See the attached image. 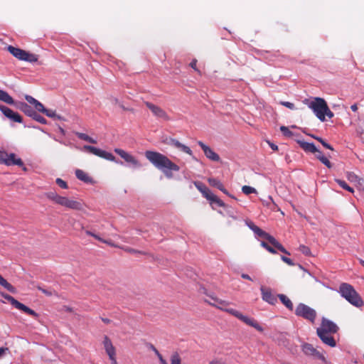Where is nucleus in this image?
Listing matches in <instances>:
<instances>
[{
  "label": "nucleus",
  "instance_id": "64",
  "mask_svg": "<svg viewBox=\"0 0 364 364\" xmlns=\"http://www.w3.org/2000/svg\"><path fill=\"white\" fill-rule=\"evenodd\" d=\"M209 364H221V363L218 360H212V361L210 362Z\"/></svg>",
  "mask_w": 364,
  "mask_h": 364
},
{
  "label": "nucleus",
  "instance_id": "40",
  "mask_svg": "<svg viewBox=\"0 0 364 364\" xmlns=\"http://www.w3.org/2000/svg\"><path fill=\"white\" fill-rule=\"evenodd\" d=\"M36 287L39 291H41L43 294H44L46 296H50L53 294H57V293L55 291L43 289L41 286H37Z\"/></svg>",
  "mask_w": 364,
  "mask_h": 364
},
{
  "label": "nucleus",
  "instance_id": "44",
  "mask_svg": "<svg viewBox=\"0 0 364 364\" xmlns=\"http://www.w3.org/2000/svg\"><path fill=\"white\" fill-rule=\"evenodd\" d=\"M35 109L39 112H42V113H44V112L46 111V108H45V107L43 106V105L39 101H37L36 102V104L33 105Z\"/></svg>",
  "mask_w": 364,
  "mask_h": 364
},
{
  "label": "nucleus",
  "instance_id": "5",
  "mask_svg": "<svg viewBox=\"0 0 364 364\" xmlns=\"http://www.w3.org/2000/svg\"><path fill=\"white\" fill-rule=\"evenodd\" d=\"M305 104L310 108L316 117L321 122L326 121L324 112L327 108L326 102L321 97H315L313 100H305Z\"/></svg>",
  "mask_w": 364,
  "mask_h": 364
},
{
  "label": "nucleus",
  "instance_id": "45",
  "mask_svg": "<svg viewBox=\"0 0 364 364\" xmlns=\"http://www.w3.org/2000/svg\"><path fill=\"white\" fill-rule=\"evenodd\" d=\"M261 245L265 248L268 252L272 253V254H276L277 253V251L273 248L271 246H269L267 242L262 241L261 242Z\"/></svg>",
  "mask_w": 364,
  "mask_h": 364
},
{
  "label": "nucleus",
  "instance_id": "27",
  "mask_svg": "<svg viewBox=\"0 0 364 364\" xmlns=\"http://www.w3.org/2000/svg\"><path fill=\"white\" fill-rule=\"evenodd\" d=\"M278 298L281 302L290 311L293 310L294 306L291 301L284 294H277Z\"/></svg>",
  "mask_w": 364,
  "mask_h": 364
},
{
  "label": "nucleus",
  "instance_id": "6",
  "mask_svg": "<svg viewBox=\"0 0 364 364\" xmlns=\"http://www.w3.org/2000/svg\"><path fill=\"white\" fill-rule=\"evenodd\" d=\"M8 51L15 58L20 60L26 61L28 63H36L38 61V55L31 53L19 48H16L12 46H9L7 48Z\"/></svg>",
  "mask_w": 364,
  "mask_h": 364
},
{
  "label": "nucleus",
  "instance_id": "59",
  "mask_svg": "<svg viewBox=\"0 0 364 364\" xmlns=\"http://www.w3.org/2000/svg\"><path fill=\"white\" fill-rule=\"evenodd\" d=\"M356 188L358 191H364V183H357Z\"/></svg>",
  "mask_w": 364,
  "mask_h": 364
},
{
  "label": "nucleus",
  "instance_id": "16",
  "mask_svg": "<svg viewBox=\"0 0 364 364\" xmlns=\"http://www.w3.org/2000/svg\"><path fill=\"white\" fill-rule=\"evenodd\" d=\"M276 341L279 346L287 348L292 353H294V351L296 350V349H294L295 348L291 343L289 339L288 338L287 333H279V334H277L276 337Z\"/></svg>",
  "mask_w": 364,
  "mask_h": 364
},
{
  "label": "nucleus",
  "instance_id": "54",
  "mask_svg": "<svg viewBox=\"0 0 364 364\" xmlns=\"http://www.w3.org/2000/svg\"><path fill=\"white\" fill-rule=\"evenodd\" d=\"M94 237H95L96 240H99V241H100V242H103V243H106V244H108V245H112L109 241H107V240H105L102 239V237H100L99 235H96V234L94 235Z\"/></svg>",
  "mask_w": 364,
  "mask_h": 364
},
{
  "label": "nucleus",
  "instance_id": "4",
  "mask_svg": "<svg viewBox=\"0 0 364 364\" xmlns=\"http://www.w3.org/2000/svg\"><path fill=\"white\" fill-rule=\"evenodd\" d=\"M203 196L207 199L213 209L225 207V203L213 193L205 183H194Z\"/></svg>",
  "mask_w": 364,
  "mask_h": 364
},
{
  "label": "nucleus",
  "instance_id": "36",
  "mask_svg": "<svg viewBox=\"0 0 364 364\" xmlns=\"http://www.w3.org/2000/svg\"><path fill=\"white\" fill-rule=\"evenodd\" d=\"M8 119H11L13 122L18 123H21L23 121L21 116L18 112H13V113L9 116Z\"/></svg>",
  "mask_w": 364,
  "mask_h": 364
},
{
  "label": "nucleus",
  "instance_id": "19",
  "mask_svg": "<svg viewBox=\"0 0 364 364\" xmlns=\"http://www.w3.org/2000/svg\"><path fill=\"white\" fill-rule=\"evenodd\" d=\"M166 143L168 145L175 147L176 149H178L179 151H181L183 153H186L190 156L193 155V151L188 146H186L185 144H181L179 141H178L176 139L170 138L168 139Z\"/></svg>",
  "mask_w": 364,
  "mask_h": 364
},
{
  "label": "nucleus",
  "instance_id": "39",
  "mask_svg": "<svg viewBox=\"0 0 364 364\" xmlns=\"http://www.w3.org/2000/svg\"><path fill=\"white\" fill-rule=\"evenodd\" d=\"M280 130L282 132V134L287 137H291L294 135L293 132H291L287 127L281 126Z\"/></svg>",
  "mask_w": 364,
  "mask_h": 364
},
{
  "label": "nucleus",
  "instance_id": "21",
  "mask_svg": "<svg viewBox=\"0 0 364 364\" xmlns=\"http://www.w3.org/2000/svg\"><path fill=\"white\" fill-rule=\"evenodd\" d=\"M316 333L321 341L326 345L330 347H335L336 346L334 338L331 336V333H323L321 331H316Z\"/></svg>",
  "mask_w": 364,
  "mask_h": 364
},
{
  "label": "nucleus",
  "instance_id": "18",
  "mask_svg": "<svg viewBox=\"0 0 364 364\" xmlns=\"http://www.w3.org/2000/svg\"><path fill=\"white\" fill-rule=\"evenodd\" d=\"M198 144L203 149L204 154L205 155V156L208 159H209L210 160L213 161H220L219 155L217 153H215L212 149H210L208 146L205 144L201 141H198Z\"/></svg>",
  "mask_w": 364,
  "mask_h": 364
},
{
  "label": "nucleus",
  "instance_id": "55",
  "mask_svg": "<svg viewBox=\"0 0 364 364\" xmlns=\"http://www.w3.org/2000/svg\"><path fill=\"white\" fill-rule=\"evenodd\" d=\"M6 156V152L4 151L0 150V164L4 163V157Z\"/></svg>",
  "mask_w": 364,
  "mask_h": 364
},
{
  "label": "nucleus",
  "instance_id": "57",
  "mask_svg": "<svg viewBox=\"0 0 364 364\" xmlns=\"http://www.w3.org/2000/svg\"><path fill=\"white\" fill-rule=\"evenodd\" d=\"M126 251L129 252V253H132V254H136V253H140V254H142V252L141 251H139V250H136L135 249H133V248H131V247H127L126 249Z\"/></svg>",
  "mask_w": 364,
  "mask_h": 364
},
{
  "label": "nucleus",
  "instance_id": "52",
  "mask_svg": "<svg viewBox=\"0 0 364 364\" xmlns=\"http://www.w3.org/2000/svg\"><path fill=\"white\" fill-rule=\"evenodd\" d=\"M213 185L225 194H228V191L224 188L223 183H213Z\"/></svg>",
  "mask_w": 364,
  "mask_h": 364
},
{
  "label": "nucleus",
  "instance_id": "3",
  "mask_svg": "<svg viewBox=\"0 0 364 364\" xmlns=\"http://www.w3.org/2000/svg\"><path fill=\"white\" fill-rule=\"evenodd\" d=\"M338 292L350 304L356 307H361L364 304L362 298L355 291V288L348 283H341Z\"/></svg>",
  "mask_w": 364,
  "mask_h": 364
},
{
  "label": "nucleus",
  "instance_id": "22",
  "mask_svg": "<svg viewBox=\"0 0 364 364\" xmlns=\"http://www.w3.org/2000/svg\"><path fill=\"white\" fill-rule=\"evenodd\" d=\"M45 196L50 200L63 206L68 198L66 197L58 195L55 191L47 192L45 193Z\"/></svg>",
  "mask_w": 364,
  "mask_h": 364
},
{
  "label": "nucleus",
  "instance_id": "30",
  "mask_svg": "<svg viewBox=\"0 0 364 364\" xmlns=\"http://www.w3.org/2000/svg\"><path fill=\"white\" fill-rule=\"evenodd\" d=\"M75 135L80 139L84 140L85 141H87L91 144H96L97 140L92 139V137L89 136L87 134L76 132Z\"/></svg>",
  "mask_w": 364,
  "mask_h": 364
},
{
  "label": "nucleus",
  "instance_id": "58",
  "mask_svg": "<svg viewBox=\"0 0 364 364\" xmlns=\"http://www.w3.org/2000/svg\"><path fill=\"white\" fill-rule=\"evenodd\" d=\"M196 63H197V60L195 59V60H193L191 61V63H190V66L193 68L194 70H197L196 69Z\"/></svg>",
  "mask_w": 364,
  "mask_h": 364
},
{
  "label": "nucleus",
  "instance_id": "1",
  "mask_svg": "<svg viewBox=\"0 0 364 364\" xmlns=\"http://www.w3.org/2000/svg\"><path fill=\"white\" fill-rule=\"evenodd\" d=\"M199 291L202 294H206L213 301H205L210 305L215 306L227 313H229L230 314L234 316L235 317L240 319L247 325L255 328L259 332H262L264 331V328L254 318L245 316L242 313L234 309L227 308V306L230 305V302L218 299V297L214 296L213 294H208L207 292V289L203 287L200 288Z\"/></svg>",
  "mask_w": 364,
  "mask_h": 364
},
{
  "label": "nucleus",
  "instance_id": "42",
  "mask_svg": "<svg viewBox=\"0 0 364 364\" xmlns=\"http://www.w3.org/2000/svg\"><path fill=\"white\" fill-rule=\"evenodd\" d=\"M299 250L306 256L311 255V252L310 248L304 245H301L299 247Z\"/></svg>",
  "mask_w": 364,
  "mask_h": 364
},
{
  "label": "nucleus",
  "instance_id": "35",
  "mask_svg": "<svg viewBox=\"0 0 364 364\" xmlns=\"http://www.w3.org/2000/svg\"><path fill=\"white\" fill-rule=\"evenodd\" d=\"M0 111L4 114V115L9 118V116L13 113V110L10 108H9L6 106L0 105Z\"/></svg>",
  "mask_w": 364,
  "mask_h": 364
},
{
  "label": "nucleus",
  "instance_id": "60",
  "mask_svg": "<svg viewBox=\"0 0 364 364\" xmlns=\"http://www.w3.org/2000/svg\"><path fill=\"white\" fill-rule=\"evenodd\" d=\"M271 149L274 151H277L278 149V146L277 145L273 144V143H270L269 141L268 142Z\"/></svg>",
  "mask_w": 364,
  "mask_h": 364
},
{
  "label": "nucleus",
  "instance_id": "23",
  "mask_svg": "<svg viewBox=\"0 0 364 364\" xmlns=\"http://www.w3.org/2000/svg\"><path fill=\"white\" fill-rule=\"evenodd\" d=\"M298 144L304 151L316 154L318 150L314 143H309L304 141H298Z\"/></svg>",
  "mask_w": 364,
  "mask_h": 364
},
{
  "label": "nucleus",
  "instance_id": "31",
  "mask_svg": "<svg viewBox=\"0 0 364 364\" xmlns=\"http://www.w3.org/2000/svg\"><path fill=\"white\" fill-rule=\"evenodd\" d=\"M316 154V156L324 164L326 165L327 167H331V162L330 161L327 159V157H326L323 153L320 151V150H318V151L315 154Z\"/></svg>",
  "mask_w": 364,
  "mask_h": 364
},
{
  "label": "nucleus",
  "instance_id": "47",
  "mask_svg": "<svg viewBox=\"0 0 364 364\" xmlns=\"http://www.w3.org/2000/svg\"><path fill=\"white\" fill-rule=\"evenodd\" d=\"M338 185L343 189L350 192L354 193V189L353 187L350 186L348 183H338Z\"/></svg>",
  "mask_w": 364,
  "mask_h": 364
},
{
  "label": "nucleus",
  "instance_id": "8",
  "mask_svg": "<svg viewBox=\"0 0 364 364\" xmlns=\"http://www.w3.org/2000/svg\"><path fill=\"white\" fill-rule=\"evenodd\" d=\"M114 152L117 154L126 162V166L134 169L141 168L143 165L135 156L123 149L116 148Z\"/></svg>",
  "mask_w": 364,
  "mask_h": 364
},
{
  "label": "nucleus",
  "instance_id": "34",
  "mask_svg": "<svg viewBox=\"0 0 364 364\" xmlns=\"http://www.w3.org/2000/svg\"><path fill=\"white\" fill-rule=\"evenodd\" d=\"M262 238L266 239L274 247L279 243L273 236L267 232H265V235H264Z\"/></svg>",
  "mask_w": 364,
  "mask_h": 364
},
{
  "label": "nucleus",
  "instance_id": "25",
  "mask_svg": "<svg viewBox=\"0 0 364 364\" xmlns=\"http://www.w3.org/2000/svg\"><path fill=\"white\" fill-rule=\"evenodd\" d=\"M63 206L73 210H81L82 208L81 203L77 200H70L68 198H67V200L64 203Z\"/></svg>",
  "mask_w": 364,
  "mask_h": 364
},
{
  "label": "nucleus",
  "instance_id": "14",
  "mask_svg": "<svg viewBox=\"0 0 364 364\" xmlns=\"http://www.w3.org/2000/svg\"><path fill=\"white\" fill-rule=\"evenodd\" d=\"M302 351L306 355H312L318 359H320L323 361H326V358L324 355L321 353L319 351H318L314 346L308 343H305L302 345Z\"/></svg>",
  "mask_w": 364,
  "mask_h": 364
},
{
  "label": "nucleus",
  "instance_id": "11",
  "mask_svg": "<svg viewBox=\"0 0 364 364\" xmlns=\"http://www.w3.org/2000/svg\"><path fill=\"white\" fill-rule=\"evenodd\" d=\"M1 296L7 300L9 302L11 303V304L14 306L16 309L32 316L35 318H37L38 317V314H37L35 311L30 309L29 307L26 306L23 304L19 302L18 300H16L14 297L12 296L6 294V293H1Z\"/></svg>",
  "mask_w": 364,
  "mask_h": 364
},
{
  "label": "nucleus",
  "instance_id": "46",
  "mask_svg": "<svg viewBox=\"0 0 364 364\" xmlns=\"http://www.w3.org/2000/svg\"><path fill=\"white\" fill-rule=\"evenodd\" d=\"M281 259L287 263V264H289V266H294L295 265V263L292 261V259H291L290 258L286 257V256H281Z\"/></svg>",
  "mask_w": 364,
  "mask_h": 364
},
{
  "label": "nucleus",
  "instance_id": "29",
  "mask_svg": "<svg viewBox=\"0 0 364 364\" xmlns=\"http://www.w3.org/2000/svg\"><path fill=\"white\" fill-rule=\"evenodd\" d=\"M0 285L4 287L9 291L14 293L15 292V287L9 283L1 274H0Z\"/></svg>",
  "mask_w": 364,
  "mask_h": 364
},
{
  "label": "nucleus",
  "instance_id": "32",
  "mask_svg": "<svg viewBox=\"0 0 364 364\" xmlns=\"http://www.w3.org/2000/svg\"><path fill=\"white\" fill-rule=\"evenodd\" d=\"M43 114L53 119L62 120L63 119L61 116L57 114L55 111L53 109H46Z\"/></svg>",
  "mask_w": 364,
  "mask_h": 364
},
{
  "label": "nucleus",
  "instance_id": "10",
  "mask_svg": "<svg viewBox=\"0 0 364 364\" xmlns=\"http://www.w3.org/2000/svg\"><path fill=\"white\" fill-rule=\"evenodd\" d=\"M17 108H18L21 111H22L25 114L31 117L36 122L46 124H47L46 119L37 113L36 110H34L30 105L24 102H20L16 105Z\"/></svg>",
  "mask_w": 364,
  "mask_h": 364
},
{
  "label": "nucleus",
  "instance_id": "49",
  "mask_svg": "<svg viewBox=\"0 0 364 364\" xmlns=\"http://www.w3.org/2000/svg\"><path fill=\"white\" fill-rule=\"evenodd\" d=\"M25 99L29 103V104H31L33 105H34L36 104V102L38 101L37 100H36L34 97H33L31 95H26L25 96Z\"/></svg>",
  "mask_w": 364,
  "mask_h": 364
},
{
  "label": "nucleus",
  "instance_id": "26",
  "mask_svg": "<svg viewBox=\"0 0 364 364\" xmlns=\"http://www.w3.org/2000/svg\"><path fill=\"white\" fill-rule=\"evenodd\" d=\"M0 100L8 105L15 104V102L12 97H11L7 92L3 90H0Z\"/></svg>",
  "mask_w": 364,
  "mask_h": 364
},
{
  "label": "nucleus",
  "instance_id": "13",
  "mask_svg": "<svg viewBox=\"0 0 364 364\" xmlns=\"http://www.w3.org/2000/svg\"><path fill=\"white\" fill-rule=\"evenodd\" d=\"M338 329V326L335 323L323 317L321 320V326L316 331H321L327 333H336Z\"/></svg>",
  "mask_w": 364,
  "mask_h": 364
},
{
  "label": "nucleus",
  "instance_id": "48",
  "mask_svg": "<svg viewBox=\"0 0 364 364\" xmlns=\"http://www.w3.org/2000/svg\"><path fill=\"white\" fill-rule=\"evenodd\" d=\"M10 350L7 347H1L0 348V359L3 358L6 353H9Z\"/></svg>",
  "mask_w": 364,
  "mask_h": 364
},
{
  "label": "nucleus",
  "instance_id": "41",
  "mask_svg": "<svg viewBox=\"0 0 364 364\" xmlns=\"http://www.w3.org/2000/svg\"><path fill=\"white\" fill-rule=\"evenodd\" d=\"M242 191L243 193H245V195H249L252 193H257V191L255 188L248 186H244L242 188Z\"/></svg>",
  "mask_w": 364,
  "mask_h": 364
},
{
  "label": "nucleus",
  "instance_id": "50",
  "mask_svg": "<svg viewBox=\"0 0 364 364\" xmlns=\"http://www.w3.org/2000/svg\"><path fill=\"white\" fill-rule=\"evenodd\" d=\"M275 248L286 255H290V252H288L280 242L275 247Z\"/></svg>",
  "mask_w": 364,
  "mask_h": 364
},
{
  "label": "nucleus",
  "instance_id": "33",
  "mask_svg": "<svg viewBox=\"0 0 364 364\" xmlns=\"http://www.w3.org/2000/svg\"><path fill=\"white\" fill-rule=\"evenodd\" d=\"M149 348L150 349H151L154 353L156 355V356L159 358V361L161 363V364H167V362L166 361V360H164L161 355V354L159 353V351L154 347V345H152L151 343H149Z\"/></svg>",
  "mask_w": 364,
  "mask_h": 364
},
{
  "label": "nucleus",
  "instance_id": "24",
  "mask_svg": "<svg viewBox=\"0 0 364 364\" xmlns=\"http://www.w3.org/2000/svg\"><path fill=\"white\" fill-rule=\"evenodd\" d=\"M246 225L247 227L252 230L254 233L257 235L258 237H262L264 235H265V231L262 230L261 228H259L258 226H257L251 220H246L245 221Z\"/></svg>",
  "mask_w": 364,
  "mask_h": 364
},
{
  "label": "nucleus",
  "instance_id": "9",
  "mask_svg": "<svg viewBox=\"0 0 364 364\" xmlns=\"http://www.w3.org/2000/svg\"><path fill=\"white\" fill-rule=\"evenodd\" d=\"M83 149L89 151L90 153H91L95 156H97L100 158L105 159L107 161H112L116 164H121V165L123 164V163L122 161L117 160L112 153L106 151L101 149L97 148L95 146H90V145H85L83 146Z\"/></svg>",
  "mask_w": 364,
  "mask_h": 364
},
{
  "label": "nucleus",
  "instance_id": "62",
  "mask_svg": "<svg viewBox=\"0 0 364 364\" xmlns=\"http://www.w3.org/2000/svg\"><path fill=\"white\" fill-rule=\"evenodd\" d=\"M60 187L63 189H68L69 188L68 183H58Z\"/></svg>",
  "mask_w": 364,
  "mask_h": 364
},
{
  "label": "nucleus",
  "instance_id": "2",
  "mask_svg": "<svg viewBox=\"0 0 364 364\" xmlns=\"http://www.w3.org/2000/svg\"><path fill=\"white\" fill-rule=\"evenodd\" d=\"M146 159L164 176L171 179L173 173L180 171V166L172 161L167 156L155 151H146Z\"/></svg>",
  "mask_w": 364,
  "mask_h": 364
},
{
  "label": "nucleus",
  "instance_id": "12",
  "mask_svg": "<svg viewBox=\"0 0 364 364\" xmlns=\"http://www.w3.org/2000/svg\"><path fill=\"white\" fill-rule=\"evenodd\" d=\"M102 345L112 364H117L116 358V348L113 346L111 339L106 335L103 336Z\"/></svg>",
  "mask_w": 364,
  "mask_h": 364
},
{
  "label": "nucleus",
  "instance_id": "37",
  "mask_svg": "<svg viewBox=\"0 0 364 364\" xmlns=\"http://www.w3.org/2000/svg\"><path fill=\"white\" fill-rule=\"evenodd\" d=\"M171 364H181V359L177 352H175L171 355Z\"/></svg>",
  "mask_w": 364,
  "mask_h": 364
},
{
  "label": "nucleus",
  "instance_id": "43",
  "mask_svg": "<svg viewBox=\"0 0 364 364\" xmlns=\"http://www.w3.org/2000/svg\"><path fill=\"white\" fill-rule=\"evenodd\" d=\"M347 178L349 182H360V179L358 178V176L353 173H348Z\"/></svg>",
  "mask_w": 364,
  "mask_h": 364
},
{
  "label": "nucleus",
  "instance_id": "15",
  "mask_svg": "<svg viewBox=\"0 0 364 364\" xmlns=\"http://www.w3.org/2000/svg\"><path fill=\"white\" fill-rule=\"evenodd\" d=\"M145 105L151 111V112L156 117L166 120V121L169 119V117H168V114H166V112L161 107H159L149 102H146Z\"/></svg>",
  "mask_w": 364,
  "mask_h": 364
},
{
  "label": "nucleus",
  "instance_id": "61",
  "mask_svg": "<svg viewBox=\"0 0 364 364\" xmlns=\"http://www.w3.org/2000/svg\"><path fill=\"white\" fill-rule=\"evenodd\" d=\"M241 277L242 278L245 279H248V280H252V278L247 274H245V273H242L241 274Z\"/></svg>",
  "mask_w": 364,
  "mask_h": 364
},
{
  "label": "nucleus",
  "instance_id": "38",
  "mask_svg": "<svg viewBox=\"0 0 364 364\" xmlns=\"http://www.w3.org/2000/svg\"><path fill=\"white\" fill-rule=\"evenodd\" d=\"M313 138L316 139V140H318L325 148L328 149H330V150H333V147L331 146V144H329L328 143H327L325 140H323L322 138L321 137H318V136H312Z\"/></svg>",
  "mask_w": 364,
  "mask_h": 364
},
{
  "label": "nucleus",
  "instance_id": "20",
  "mask_svg": "<svg viewBox=\"0 0 364 364\" xmlns=\"http://www.w3.org/2000/svg\"><path fill=\"white\" fill-rule=\"evenodd\" d=\"M7 166H18L20 167H23V161L16 156V155L14 153L8 154L6 152V156L4 157V163Z\"/></svg>",
  "mask_w": 364,
  "mask_h": 364
},
{
  "label": "nucleus",
  "instance_id": "56",
  "mask_svg": "<svg viewBox=\"0 0 364 364\" xmlns=\"http://www.w3.org/2000/svg\"><path fill=\"white\" fill-rule=\"evenodd\" d=\"M357 134L362 141L364 143V129H358Z\"/></svg>",
  "mask_w": 364,
  "mask_h": 364
},
{
  "label": "nucleus",
  "instance_id": "17",
  "mask_svg": "<svg viewBox=\"0 0 364 364\" xmlns=\"http://www.w3.org/2000/svg\"><path fill=\"white\" fill-rule=\"evenodd\" d=\"M262 299L269 304L274 305L277 302V295L275 296L272 293L269 288H266L263 286L260 288Z\"/></svg>",
  "mask_w": 364,
  "mask_h": 364
},
{
  "label": "nucleus",
  "instance_id": "28",
  "mask_svg": "<svg viewBox=\"0 0 364 364\" xmlns=\"http://www.w3.org/2000/svg\"><path fill=\"white\" fill-rule=\"evenodd\" d=\"M75 176L80 181L83 182H92V180L90 178V177L82 170L77 169L75 171Z\"/></svg>",
  "mask_w": 364,
  "mask_h": 364
},
{
  "label": "nucleus",
  "instance_id": "63",
  "mask_svg": "<svg viewBox=\"0 0 364 364\" xmlns=\"http://www.w3.org/2000/svg\"><path fill=\"white\" fill-rule=\"evenodd\" d=\"M350 109L353 112H356L358 110V106L356 104H353L350 106Z\"/></svg>",
  "mask_w": 364,
  "mask_h": 364
},
{
  "label": "nucleus",
  "instance_id": "51",
  "mask_svg": "<svg viewBox=\"0 0 364 364\" xmlns=\"http://www.w3.org/2000/svg\"><path fill=\"white\" fill-rule=\"evenodd\" d=\"M280 104L282 105L283 106L290 109H295L294 104L291 103L290 102H281Z\"/></svg>",
  "mask_w": 364,
  "mask_h": 364
},
{
  "label": "nucleus",
  "instance_id": "7",
  "mask_svg": "<svg viewBox=\"0 0 364 364\" xmlns=\"http://www.w3.org/2000/svg\"><path fill=\"white\" fill-rule=\"evenodd\" d=\"M295 314L311 323H314L317 315L316 311L314 309L303 303H300L297 305L295 309Z\"/></svg>",
  "mask_w": 364,
  "mask_h": 364
},
{
  "label": "nucleus",
  "instance_id": "53",
  "mask_svg": "<svg viewBox=\"0 0 364 364\" xmlns=\"http://www.w3.org/2000/svg\"><path fill=\"white\" fill-rule=\"evenodd\" d=\"M324 114L325 117L327 116L330 119H331L334 116L333 113L331 111L328 106L326 110L324 112Z\"/></svg>",
  "mask_w": 364,
  "mask_h": 364
}]
</instances>
